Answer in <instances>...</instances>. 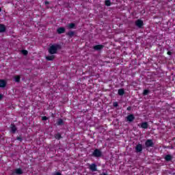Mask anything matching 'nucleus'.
<instances>
[{
    "mask_svg": "<svg viewBox=\"0 0 175 175\" xmlns=\"http://www.w3.org/2000/svg\"><path fill=\"white\" fill-rule=\"evenodd\" d=\"M53 175H62V174H61V172H57L53 173Z\"/></svg>",
    "mask_w": 175,
    "mask_h": 175,
    "instance_id": "nucleus-29",
    "label": "nucleus"
},
{
    "mask_svg": "<svg viewBox=\"0 0 175 175\" xmlns=\"http://www.w3.org/2000/svg\"><path fill=\"white\" fill-rule=\"evenodd\" d=\"M105 6H111V1L110 0H106L105 1Z\"/></svg>",
    "mask_w": 175,
    "mask_h": 175,
    "instance_id": "nucleus-23",
    "label": "nucleus"
},
{
    "mask_svg": "<svg viewBox=\"0 0 175 175\" xmlns=\"http://www.w3.org/2000/svg\"><path fill=\"white\" fill-rule=\"evenodd\" d=\"M16 140H18V142H23V140H24V139L23 138L22 136H19V137H16Z\"/></svg>",
    "mask_w": 175,
    "mask_h": 175,
    "instance_id": "nucleus-26",
    "label": "nucleus"
},
{
    "mask_svg": "<svg viewBox=\"0 0 175 175\" xmlns=\"http://www.w3.org/2000/svg\"><path fill=\"white\" fill-rule=\"evenodd\" d=\"M56 32L58 35H61L62 33H65V32H66V29L64 27H60L57 29Z\"/></svg>",
    "mask_w": 175,
    "mask_h": 175,
    "instance_id": "nucleus-5",
    "label": "nucleus"
},
{
    "mask_svg": "<svg viewBox=\"0 0 175 175\" xmlns=\"http://www.w3.org/2000/svg\"><path fill=\"white\" fill-rule=\"evenodd\" d=\"M62 46L59 44H52L48 49V52L51 55L54 54H57L58 53V50H61Z\"/></svg>",
    "mask_w": 175,
    "mask_h": 175,
    "instance_id": "nucleus-1",
    "label": "nucleus"
},
{
    "mask_svg": "<svg viewBox=\"0 0 175 175\" xmlns=\"http://www.w3.org/2000/svg\"><path fill=\"white\" fill-rule=\"evenodd\" d=\"M10 133L14 135L16 132H17V127L16 126V124H10Z\"/></svg>",
    "mask_w": 175,
    "mask_h": 175,
    "instance_id": "nucleus-8",
    "label": "nucleus"
},
{
    "mask_svg": "<svg viewBox=\"0 0 175 175\" xmlns=\"http://www.w3.org/2000/svg\"><path fill=\"white\" fill-rule=\"evenodd\" d=\"M89 169L92 171V172H97L98 171V167L96 164L95 163H92L91 165H89Z\"/></svg>",
    "mask_w": 175,
    "mask_h": 175,
    "instance_id": "nucleus-10",
    "label": "nucleus"
},
{
    "mask_svg": "<svg viewBox=\"0 0 175 175\" xmlns=\"http://www.w3.org/2000/svg\"><path fill=\"white\" fill-rule=\"evenodd\" d=\"M6 32V26L3 24H0V33Z\"/></svg>",
    "mask_w": 175,
    "mask_h": 175,
    "instance_id": "nucleus-13",
    "label": "nucleus"
},
{
    "mask_svg": "<svg viewBox=\"0 0 175 175\" xmlns=\"http://www.w3.org/2000/svg\"><path fill=\"white\" fill-rule=\"evenodd\" d=\"M127 122H133L135 121V115L129 114L126 117Z\"/></svg>",
    "mask_w": 175,
    "mask_h": 175,
    "instance_id": "nucleus-6",
    "label": "nucleus"
},
{
    "mask_svg": "<svg viewBox=\"0 0 175 175\" xmlns=\"http://www.w3.org/2000/svg\"><path fill=\"white\" fill-rule=\"evenodd\" d=\"M105 49V45L98 44L93 46L94 51H102Z\"/></svg>",
    "mask_w": 175,
    "mask_h": 175,
    "instance_id": "nucleus-4",
    "label": "nucleus"
},
{
    "mask_svg": "<svg viewBox=\"0 0 175 175\" xmlns=\"http://www.w3.org/2000/svg\"><path fill=\"white\" fill-rule=\"evenodd\" d=\"M154 142H152V139H147L145 142V147L146 148H150V147H154Z\"/></svg>",
    "mask_w": 175,
    "mask_h": 175,
    "instance_id": "nucleus-3",
    "label": "nucleus"
},
{
    "mask_svg": "<svg viewBox=\"0 0 175 175\" xmlns=\"http://www.w3.org/2000/svg\"><path fill=\"white\" fill-rule=\"evenodd\" d=\"M0 12H2V9L0 8Z\"/></svg>",
    "mask_w": 175,
    "mask_h": 175,
    "instance_id": "nucleus-34",
    "label": "nucleus"
},
{
    "mask_svg": "<svg viewBox=\"0 0 175 175\" xmlns=\"http://www.w3.org/2000/svg\"><path fill=\"white\" fill-rule=\"evenodd\" d=\"M126 110H127L128 111H131V110H132V107H128L127 109H126Z\"/></svg>",
    "mask_w": 175,
    "mask_h": 175,
    "instance_id": "nucleus-30",
    "label": "nucleus"
},
{
    "mask_svg": "<svg viewBox=\"0 0 175 175\" xmlns=\"http://www.w3.org/2000/svg\"><path fill=\"white\" fill-rule=\"evenodd\" d=\"M113 107H118V103L114 102V103H113Z\"/></svg>",
    "mask_w": 175,
    "mask_h": 175,
    "instance_id": "nucleus-28",
    "label": "nucleus"
},
{
    "mask_svg": "<svg viewBox=\"0 0 175 175\" xmlns=\"http://www.w3.org/2000/svg\"><path fill=\"white\" fill-rule=\"evenodd\" d=\"M102 155V151L99 149H95L92 153V157H94V158H100Z\"/></svg>",
    "mask_w": 175,
    "mask_h": 175,
    "instance_id": "nucleus-2",
    "label": "nucleus"
},
{
    "mask_svg": "<svg viewBox=\"0 0 175 175\" xmlns=\"http://www.w3.org/2000/svg\"><path fill=\"white\" fill-rule=\"evenodd\" d=\"M135 25L138 28H143V25H144V23L143 22V21H142V19H138L135 21Z\"/></svg>",
    "mask_w": 175,
    "mask_h": 175,
    "instance_id": "nucleus-7",
    "label": "nucleus"
},
{
    "mask_svg": "<svg viewBox=\"0 0 175 175\" xmlns=\"http://www.w3.org/2000/svg\"><path fill=\"white\" fill-rule=\"evenodd\" d=\"M44 3H45V5L47 6V5H49L50 4V2L46 1L44 2Z\"/></svg>",
    "mask_w": 175,
    "mask_h": 175,
    "instance_id": "nucleus-31",
    "label": "nucleus"
},
{
    "mask_svg": "<svg viewBox=\"0 0 175 175\" xmlns=\"http://www.w3.org/2000/svg\"><path fill=\"white\" fill-rule=\"evenodd\" d=\"M42 121H47V120H49V118H47L46 116H42Z\"/></svg>",
    "mask_w": 175,
    "mask_h": 175,
    "instance_id": "nucleus-27",
    "label": "nucleus"
},
{
    "mask_svg": "<svg viewBox=\"0 0 175 175\" xmlns=\"http://www.w3.org/2000/svg\"><path fill=\"white\" fill-rule=\"evenodd\" d=\"M8 83L3 79H0V88H5Z\"/></svg>",
    "mask_w": 175,
    "mask_h": 175,
    "instance_id": "nucleus-12",
    "label": "nucleus"
},
{
    "mask_svg": "<svg viewBox=\"0 0 175 175\" xmlns=\"http://www.w3.org/2000/svg\"><path fill=\"white\" fill-rule=\"evenodd\" d=\"M23 173L24 172H23V170L21 168H17L14 170V171L12 172V174L21 175L23 174Z\"/></svg>",
    "mask_w": 175,
    "mask_h": 175,
    "instance_id": "nucleus-9",
    "label": "nucleus"
},
{
    "mask_svg": "<svg viewBox=\"0 0 175 175\" xmlns=\"http://www.w3.org/2000/svg\"><path fill=\"white\" fill-rule=\"evenodd\" d=\"M118 94L120 96H122L125 94V90L124 89H119L118 90Z\"/></svg>",
    "mask_w": 175,
    "mask_h": 175,
    "instance_id": "nucleus-20",
    "label": "nucleus"
},
{
    "mask_svg": "<svg viewBox=\"0 0 175 175\" xmlns=\"http://www.w3.org/2000/svg\"><path fill=\"white\" fill-rule=\"evenodd\" d=\"M14 81L16 83H20V80L21 79V77H20V75H16L14 77Z\"/></svg>",
    "mask_w": 175,
    "mask_h": 175,
    "instance_id": "nucleus-21",
    "label": "nucleus"
},
{
    "mask_svg": "<svg viewBox=\"0 0 175 175\" xmlns=\"http://www.w3.org/2000/svg\"><path fill=\"white\" fill-rule=\"evenodd\" d=\"M57 125H59V126L65 125V122H64V120L61 118L57 119Z\"/></svg>",
    "mask_w": 175,
    "mask_h": 175,
    "instance_id": "nucleus-19",
    "label": "nucleus"
},
{
    "mask_svg": "<svg viewBox=\"0 0 175 175\" xmlns=\"http://www.w3.org/2000/svg\"><path fill=\"white\" fill-rule=\"evenodd\" d=\"M66 36H68V38H72L73 36H75V31H69L68 32L66 33Z\"/></svg>",
    "mask_w": 175,
    "mask_h": 175,
    "instance_id": "nucleus-16",
    "label": "nucleus"
},
{
    "mask_svg": "<svg viewBox=\"0 0 175 175\" xmlns=\"http://www.w3.org/2000/svg\"><path fill=\"white\" fill-rule=\"evenodd\" d=\"M149 94H150V90H144L143 92L144 96H146V95H148Z\"/></svg>",
    "mask_w": 175,
    "mask_h": 175,
    "instance_id": "nucleus-24",
    "label": "nucleus"
},
{
    "mask_svg": "<svg viewBox=\"0 0 175 175\" xmlns=\"http://www.w3.org/2000/svg\"><path fill=\"white\" fill-rule=\"evenodd\" d=\"M164 159L166 161V162H170L172 159H173V157L170 154H167L165 156Z\"/></svg>",
    "mask_w": 175,
    "mask_h": 175,
    "instance_id": "nucleus-17",
    "label": "nucleus"
},
{
    "mask_svg": "<svg viewBox=\"0 0 175 175\" xmlns=\"http://www.w3.org/2000/svg\"><path fill=\"white\" fill-rule=\"evenodd\" d=\"M136 152H142L143 151V145L138 144L135 147Z\"/></svg>",
    "mask_w": 175,
    "mask_h": 175,
    "instance_id": "nucleus-11",
    "label": "nucleus"
},
{
    "mask_svg": "<svg viewBox=\"0 0 175 175\" xmlns=\"http://www.w3.org/2000/svg\"><path fill=\"white\" fill-rule=\"evenodd\" d=\"M55 137L57 139V140H61V139H62V136L61 135V133H59L55 134Z\"/></svg>",
    "mask_w": 175,
    "mask_h": 175,
    "instance_id": "nucleus-22",
    "label": "nucleus"
},
{
    "mask_svg": "<svg viewBox=\"0 0 175 175\" xmlns=\"http://www.w3.org/2000/svg\"><path fill=\"white\" fill-rule=\"evenodd\" d=\"M167 55H172V52L170 51L167 52Z\"/></svg>",
    "mask_w": 175,
    "mask_h": 175,
    "instance_id": "nucleus-32",
    "label": "nucleus"
},
{
    "mask_svg": "<svg viewBox=\"0 0 175 175\" xmlns=\"http://www.w3.org/2000/svg\"><path fill=\"white\" fill-rule=\"evenodd\" d=\"M67 27L68 28V29H76V24L71 23L68 25Z\"/></svg>",
    "mask_w": 175,
    "mask_h": 175,
    "instance_id": "nucleus-15",
    "label": "nucleus"
},
{
    "mask_svg": "<svg viewBox=\"0 0 175 175\" xmlns=\"http://www.w3.org/2000/svg\"><path fill=\"white\" fill-rule=\"evenodd\" d=\"M55 58V56L54 55L46 57V61H54Z\"/></svg>",
    "mask_w": 175,
    "mask_h": 175,
    "instance_id": "nucleus-18",
    "label": "nucleus"
},
{
    "mask_svg": "<svg viewBox=\"0 0 175 175\" xmlns=\"http://www.w3.org/2000/svg\"><path fill=\"white\" fill-rule=\"evenodd\" d=\"M3 98V94H0V100Z\"/></svg>",
    "mask_w": 175,
    "mask_h": 175,
    "instance_id": "nucleus-33",
    "label": "nucleus"
},
{
    "mask_svg": "<svg viewBox=\"0 0 175 175\" xmlns=\"http://www.w3.org/2000/svg\"><path fill=\"white\" fill-rule=\"evenodd\" d=\"M21 53L23 55H28V51L27 50H22Z\"/></svg>",
    "mask_w": 175,
    "mask_h": 175,
    "instance_id": "nucleus-25",
    "label": "nucleus"
},
{
    "mask_svg": "<svg viewBox=\"0 0 175 175\" xmlns=\"http://www.w3.org/2000/svg\"><path fill=\"white\" fill-rule=\"evenodd\" d=\"M141 128H142V129H147L148 128V122H142Z\"/></svg>",
    "mask_w": 175,
    "mask_h": 175,
    "instance_id": "nucleus-14",
    "label": "nucleus"
}]
</instances>
